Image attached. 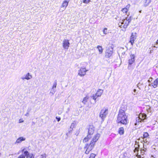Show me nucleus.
Returning a JSON list of instances; mask_svg holds the SVG:
<instances>
[{"instance_id": "obj_9", "label": "nucleus", "mask_w": 158, "mask_h": 158, "mask_svg": "<svg viewBox=\"0 0 158 158\" xmlns=\"http://www.w3.org/2000/svg\"><path fill=\"white\" fill-rule=\"evenodd\" d=\"M70 45L69 40L67 39H64L63 40L62 43L63 48L64 49H68Z\"/></svg>"}, {"instance_id": "obj_36", "label": "nucleus", "mask_w": 158, "mask_h": 158, "mask_svg": "<svg viewBox=\"0 0 158 158\" xmlns=\"http://www.w3.org/2000/svg\"><path fill=\"white\" fill-rule=\"evenodd\" d=\"M143 142H144V143H147V144H148L149 143L148 142V141L147 140V139H145V138H143Z\"/></svg>"}, {"instance_id": "obj_16", "label": "nucleus", "mask_w": 158, "mask_h": 158, "mask_svg": "<svg viewBox=\"0 0 158 158\" xmlns=\"http://www.w3.org/2000/svg\"><path fill=\"white\" fill-rule=\"evenodd\" d=\"M94 128L93 126H90L88 129V135H89V137H91V135H92L94 131Z\"/></svg>"}, {"instance_id": "obj_47", "label": "nucleus", "mask_w": 158, "mask_h": 158, "mask_svg": "<svg viewBox=\"0 0 158 158\" xmlns=\"http://www.w3.org/2000/svg\"><path fill=\"white\" fill-rule=\"evenodd\" d=\"M150 110V109H149V110H148V111H149Z\"/></svg>"}, {"instance_id": "obj_42", "label": "nucleus", "mask_w": 158, "mask_h": 158, "mask_svg": "<svg viewBox=\"0 0 158 158\" xmlns=\"http://www.w3.org/2000/svg\"><path fill=\"white\" fill-rule=\"evenodd\" d=\"M133 92L134 93H135L136 92V89H134L133 90Z\"/></svg>"}, {"instance_id": "obj_18", "label": "nucleus", "mask_w": 158, "mask_h": 158, "mask_svg": "<svg viewBox=\"0 0 158 158\" xmlns=\"http://www.w3.org/2000/svg\"><path fill=\"white\" fill-rule=\"evenodd\" d=\"M146 148H144L143 149H141L140 150L141 155H139L138 154V158H143L144 157L143 155L144 154L145 152H146Z\"/></svg>"}, {"instance_id": "obj_29", "label": "nucleus", "mask_w": 158, "mask_h": 158, "mask_svg": "<svg viewBox=\"0 0 158 158\" xmlns=\"http://www.w3.org/2000/svg\"><path fill=\"white\" fill-rule=\"evenodd\" d=\"M55 92V89H54L52 88V89L50 93L52 94V95H53Z\"/></svg>"}, {"instance_id": "obj_11", "label": "nucleus", "mask_w": 158, "mask_h": 158, "mask_svg": "<svg viewBox=\"0 0 158 158\" xmlns=\"http://www.w3.org/2000/svg\"><path fill=\"white\" fill-rule=\"evenodd\" d=\"M135 55L132 54L130 55V59L129 60V65H131L133 64L135 60Z\"/></svg>"}, {"instance_id": "obj_13", "label": "nucleus", "mask_w": 158, "mask_h": 158, "mask_svg": "<svg viewBox=\"0 0 158 158\" xmlns=\"http://www.w3.org/2000/svg\"><path fill=\"white\" fill-rule=\"evenodd\" d=\"M100 136V134H97L95 135L94 137H93L91 141V142H92L93 143L95 144L96 142Z\"/></svg>"}, {"instance_id": "obj_14", "label": "nucleus", "mask_w": 158, "mask_h": 158, "mask_svg": "<svg viewBox=\"0 0 158 158\" xmlns=\"http://www.w3.org/2000/svg\"><path fill=\"white\" fill-rule=\"evenodd\" d=\"M69 0H65L62 3L61 5V8L64 9V10H65L67 6H68Z\"/></svg>"}, {"instance_id": "obj_4", "label": "nucleus", "mask_w": 158, "mask_h": 158, "mask_svg": "<svg viewBox=\"0 0 158 158\" xmlns=\"http://www.w3.org/2000/svg\"><path fill=\"white\" fill-rule=\"evenodd\" d=\"M146 115L144 113H140L138 116L136 118V123L135 125H138L139 122H143L144 120L146 119Z\"/></svg>"}, {"instance_id": "obj_20", "label": "nucleus", "mask_w": 158, "mask_h": 158, "mask_svg": "<svg viewBox=\"0 0 158 158\" xmlns=\"http://www.w3.org/2000/svg\"><path fill=\"white\" fill-rule=\"evenodd\" d=\"M129 7L130 5H128L125 8L122 9L121 10L123 13H126L128 11Z\"/></svg>"}, {"instance_id": "obj_8", "label": "nucleus", "mask_w": 158, "mask_h": 158, "mask_svg": "<svg viewBox=\"0 0 158 158\" xmlns=\"http://www.w3.org/2000/svg\"><path fill=\"white\" fill-rule=\"evenodd\" d=\"M103 92V90L99 89L98 90L95 94L93 95L92 98L94 100H96L97 98L99 97H100Z\"/></svg>"}, {"instance_id": "obj_34", "label": "nucleus", "mask_w": 158, "mask_h": 158, "mask_svg": "<svg viewBox=\"0 0 158 158\" xmlns=\"http://www.w3.org/2000/svg\"><path fill=\"white\" fill-rule=\"evenodd\" d=\"M25 156L24 154H22L20 155L18 158H25Z\"/></svg>"}, {"instance_id": "obj_7", "label": "nucleus", "mask_w": 158, "mask_h": 158, "mask_svg": "<svg viewBox=\"0 0 158 158\" xmlns=\"http://www.w3.org/2000/svg\"><path fill=\"white\" fill-rule=\"evenodd\" d=\"M108 109L106 108H103L99 114V116L103 121L108 114Z\"/></svg>"}, {"instance_id": "obj_46", "label": "nucleus", "mask_w": 158, "mask_h": 158, "mask_svg": "<svg viewBox=\"0 0 158 158\" xmlns=\"http://www.w3.org/2000/svg\"><path fill=\"white\" fill-rule=\"evenodd\" d=\"M154 47H156V48H158V47H156V46H154Z\"/></svg>"}, {"instance_id": "obj_5", "label": "nucleus", "mask_w": 158, "mask_h": 158, "mask_svg": "<svg viewBox=\"0 0 158 158\" xmlns=\"http://www.w3.org/2000/svg\"><path fill=\"white\" fill-rule=\"evenodd\" d=\"M95 144L92 142H90L89 144H86L84 147V148L85 151V153L86 154H88L89 152L91 151L94 148Z\"/></svg>"}, {"instance_id": "obj_37", "label": "nucleus", "mask_w": 158, "mask_h": 158, "mask_svg": "<svg viewBox=\"0 0 158 158\" xmlns=\"http://www.w3.org/2000/svg\"><path fill=\"white\" fill-rule=\"evenodd\" d=\"M153 78L152 77L150 78L148 80V83H150L151 81H152Z\"/></svg>"}, {"instance_id": "obj_10", "label": "nucleus", "mask_w": 158, "mask_h": 158, "mask_svg": "<svg viewBox=\"0 0 158 158\" xmlns=\"http://www.w3.org/2000/svg\"><path fill=\"white\" fill-rule=\"evenodd\" d=\"M24 149L22 150V152H24V153L27 158H34V156L32 154L29 153L28 151H25Z\"/></svg>"}, {"instance_id": "obj_28", "label": "nucleus", "mask_w": 158, "mask_h": 158, "mask_svg": "<svg viewBox=\"0 0 158 158\" xmlns=\"http://www.w3.org/2000/svg\"><path fill=\"white\" fill-rule=\"evenodd\" d=\"M149 136V135L147 132H145L144 133L143 136V138H147Z\"/></svg>"}, {"instance_id": "obj_19", "label": "nucleus", "mask_w": 158, "mask_h": 158, "mask_svg": "<svg viewBox=\"0 0 158 158\" xmlns=\"http://www.w3.org/2000/svg\"><path fill=\"white\" fill-rule=\"evenodd\" d=\"M25 138L23 137H20L19 138L16 140L15 143H19L22 142V141L25 140Z\"/></svg>"}, {"instance_id": "obj_15", "label": "nucleus", "mask_w": 158, "mask_h": 158, "mask_svg": "<svg viewBox=\"0 0 158 158\" xmlns=\"http://www.w3.org/2000/svg\"><path fill=\"white\" fill-rule=\"evenodd\" d=\"M136 33H132V35L130 37V42L131 43L132 45H133L134 41L136 38Z\"/></svg>"}, {"instance_id": "obj_33", "label": "nucleus", "mask_w": 158, "mask_h": 158, "mask_svg": "<svg viewBox=\"0 0 158 158\" xmlns=\"http://www.w3.org/2000/svg\"><path fill=\"white\" fill-rule=\"evenodd\" d=\"M96 155L93 153H92L90 154V156L89 158H95Z\"/></svg>"}, {"instance_id": "obj_1", "label": "nucleus", "mask_w": 158, "mask_h": 158, "mask_svg": "<svg viewBox=\"0 0 158 158\" xmlns=\"http://www.w3.org/2000/svg\"><path fill=\"white\" fill-rule=\"evenodd\" d=\"M127 117L124 111L122 110H120L118 114L117 121L118 123H121L123 124H126L127 123Z\"/></svg>"}, {"instance_id": "obj_3", "label": "nucleus", "mask_w": 158, "mask_h": 158, "mask_svg": "<svg viewBox=\"0 0 158 158\" xmlns=\"http://www.w3.org/2000/svg\"><path fill=\"white\" fill-rule=\"evenodd\" d=\"M83 66L81 67L80 69L78 70V75L81 77H83L85 75L86 72L88 71L86 69V67L87 65L86 62H84L82 64Z\"/></svg>"}, {"instance_id": "obj_12", "label": "nucleus", "mask_w": 158, "mask_h": 158, "mask_svg": "<svg viewBox=\"0 0 158 158\" xmlns=\"http://www.w3.org/2000/svg\"><path fill=\"white\" fill-rule=\"evenodd\" d=\"M32 78V76L29 73H27L24 76H23L21 77V79L22 80L26 79L29 80Z\"/></svg>"}, {"instance_id": "obj_25", "label": "nucleus", "mask_w": 158, "mask_h": 158, "mask_svg": "<svg viewBox=\"0 0 158 158\" xmlns=\"http://www.w3.org/2000/svg\"><path fill=\"white\" fill-rule=\"evenodd\" d=\"M123 156L124 158H129L130 157L131 155L128 152H125L124 153Z\"/></svg>"}, {"instance_id": "obj_31", "label": "nucleus", "mask_w": 158, "mask_h": 158, "mask_svg": "<svg viewBox=\"0 0 158 158\" xmlns=\"http://www.w3.org/2000/svg\"><path fill=\"white\" fill-rule=\"evenodd\" d=\"M75 126V123H72L70 126V128L73 129V128Z\"/></svg>"}, {"instance_id": "obj_32", "label": "nucleus", "mask_w": 158, "mask_h": 158, "mask_svg": "<svg viewBox=\"0 0 158 158\" xmlns=\"http://www.w3.org/2000/svg\"><path fill=\"white\" fill-rule=\"evenodd\" d=\"M82 1L83 3L88 4L90 2V0H82Z\"/></svg>"}, {"instance_id": "obj_44", "label": "nucleus", "mask_w": 158, "mask_h": 158, "mask_svg": "<svg viewBox=\"0 0 158 158\" xmlns=\"http://www.w3.org/2000/svg\"><path fill=\"white\" fill-rule=\"evenodd\" d=\"M78 133H76L75 134L76 135H78Z\"/></svg>"}, {"instance_id": "obj_22", "label": "nucleus", "mask_w": 158, "mask_h": 158, "mask_svg": "<svg viewBox=\"0 0 158 158\" xmlns=\"http://www.w3.org/2000/svg\"><path fill=\"white\" fill-rule=\"evenodd\" d=\"M144 5L146 7L148 6L151 2V0H144Z\"/></svg>"}, {"instance_id": "obj_41", "label": "nucleus", "mask_w": 158, "mask_h": 158, "mask_svg": "<svg viewBox=\"0 0 158 158\" xmlns=\"http://www.w3.org/2000/svg\"><path fill=\"white\" fill-rule=\"evenodd\" d=\"M136 146H137L136 145H135V150H137V151H138V150L137 149V147H136Z\"/></svg>"}, {"instance_id": "obj_45", "label": "nucleus", "mask_w": 158, "mask_h": 158, "mask_svg": "<svg viewBox=\"0 0 158 158\" xmlns=\"http://www.w3.org/2000/svg\"><path fill=\"white\" fill-rule=\"evenodd\" d=\"M139 12L140 13H141V10L139 11Z\"/></svg>"}, {"instance_id": "obj_26", "label": "nucleus", "mask_w": 158, "mask_h": 158, "mask_svg": "<svg viewBox=\"0 0 158 158\" xmlns=\"http://www.w3.org/2000/svg\"><path fill=\"white\" fill-rule=\"evenodd\" d=\"M91 137H89V135H88L87 137L85 138L83 140L84 143H86L88 142Z\"/></svg>"}, {"instance_id": "obj_17", "label": "nucleus", "mask_w": 158, "mask_h": 158, "mask_svg": "<svg viewBox=\"0 0 158 158\" xmlns=\"http://www.w3.org/2000/svg\"><path fill=\"white\" fill-rule=\"evenodd\" d=\"M158 85V78L154 80L153 82H152L151 84H149V86L152 85L154 88H156L157 87Z\"/></svg>"}, {"instance_id": "obj_6", "label": "nucleus", "mask_w": 158, "mask_h": 158, "mask_svg": "<svg viewBox=\"0 0 158 158\" xmlns=\"http://www.w3.org/2000/svg\"><path fill=\"white\" fill-rule=\"evenodd\" d=\"M113 46L111 45L107 47L106 50V57L107 58L110 57L113 54Z\"/></svg>"}, {"instance_id": "obj_21", "label": "nucleus", "mask_w": 158, "mask_h": 158, "mask_svg": "<svg viewBox=\"0 0 158 158\" xmlns=\"http://www.w3.org/2000/svg\"><path fill=\"white\" fill-rule=\"evenodd\" d=\"M97 48L98 49L100 54H101L103 52V49L101 46L99 45L97 47Z\"/></svg>"}, {"instance_id": "obj_39", "label": "nucleus", "mask_w": 158, "mask_h": 158, "mask_svg": "<svg viewBox=\"0 0 158 158\" xmlns=\"http://www.w3.org/2000/svg\"><path fill=\"white\" fill-rule=\"evenodd\" d=\"M140 83L139 82L137 85V87L139 88V89H140V87L139 86V84H140Z\"/></svg>"}, {"instance_id": "obj_27", "label": "nucleus", "mask_w": 158, "mask_h": 158, "mask_svg": "<svg viewBox=\"0 0 158 158\" xmlns=\"http://www.w3.org/2000/svg\"><path fill=\"white\" fill-rule=\"evenodd\" d=\"M47 157V155L45 153L40 155L39 157V158H46Z\"/></svg>"}, {"instance_id": "obj_48", "label": "nucleus", "mask_w": 158, "mask_h": 158, "mask_svg": "<svg viewBox=\"0 0 158 158\" xmlns=\"http://www.w3.org/2000/svg\"><path fill=\"white\" fill-rule=\"evenodd\" d=\"M141 85H143V83H142V84H141Z\"/></svg>"}, {"instance_id": "obj_24", "label": "nucleus", "mask_w": 158, "mask_h": 158, "mask_svg": "<svg viewBox=\"0 0 158 158\" xmlns=\"http://www.w3.org/2000/svg\"><path fill=\"white\" fill-rule=\"evenodd\" d=\"M118 132L121 135L123 134L124 132V128L122 127H120L118 130Z\"/></svg>"}, {"instance_id": "obj_30", "label": "nucleus", "mask_w": 158, "mask_h": 158, "mask_svg": "<svg viewBox=\"0 0 158 158\" xmlns=\"http://www.w3.org/2000/svg\"><path fill=\"white\" fill-rule=\"evenodd\" d=\"M107 29L106 28H105L103 30V33L105 35H106L107 34Z\"/></svg>"}, {"instance_id": "obj_43", "label": "nucleus", "mask_w": 158, "mask_h": 158, "mask_svg": "<svg viewBox=\"0 0 158 158\" xmlns=\"http://www.w3.org/2000/svg\"><path fill=\"white\" fill-rule=\"evenodd\" d=\"M156 44H158V40H157V41L156 42Z\"/></svg>"}, {"instance_id": "obj_23", "label": "nucleus", "mask_w": 158, "mask_h": 158, "mask_svg": "<svg viewBox=\"0 0 158 158\" xmlns=\"http://www.w3.org/2000/svg\"><path fill=\"white\" fill-rule=\"evenodd\" d=\"M89 96L87 95L83 99V100L82 101V102L84 104H85L87 102L88 99L89 98Z\"/></svg>"}, {"instance_id": "obj_35", "label": "nucleus", "mask_w": 158, "mask_h": 158, "mask_svg": "<svg viewBox=\"0 0 158 158\" xmlns=\"http://www.w3.org/2000/svg\"><path fill=\"white\" fill-rule=\"evenodd\" d=\"M56 85H57L56 82H54V83L53 85L52 88H53V89H55L56 87Z\"/></svg>"}, {"instance_id": "obj_40", "label": "nucleus", "mask_w": 158, "mask_h": 158, "mask_svg": "<svg viewBox=\"0 0 158 158\" xmlns=\"http://www.w3.org/2000/svg\"><path fill=\"white\" fill-rule=\"evenodd\" d=\"M56 118L57 119V121L58 122H59L60 120V118H57V117H56Z\"/></svg>"}, {"instance_id": "obj_38", "label": "nucleus", "mask_w": 158, "mask_h": 158, "mask_svg": "<svg viewBox=\"0 0 158 158\" xmlns=\"http://www.w3.org/2000/svg\"><path fill=\"white\" fill-rule=\"evenodd\" d=\"M23 122V120L22 119H20L19 120V123H20Z\"/></svg>"}, {"instance_id": "obj_2", "label": "nucleus", "mask_w": 158, "mask_h": 158, "mask_svg": "<svg viewBox=\"0 0 158 158\" xmlns=\"http://www.w3.org/2000/svg\"><path fill=\"white\" fill-rule=\"evenodd\" d=\"M131 20V17H127L120 20L118 23V25L121 28H123L125 29L129 25Z\"/></svg>"}]
</instances>
